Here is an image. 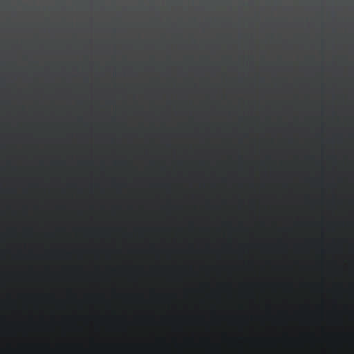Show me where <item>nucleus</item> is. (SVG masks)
Segmentation results:
<instances>
[{"mask_svg": "<svg viewBox=\"0 0 354 354\" xmlns=\"http://www.w3.org/2000/svg\"><path fill=\"white\" fill-rule=\"evenodd\" d=\"M225 225L230 226V223H225Z\"/></svg>", "mask_w": 354, "mask_h": 354, "instance_id": "obj_1", "label": "nucleus"}]
</instances>
